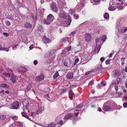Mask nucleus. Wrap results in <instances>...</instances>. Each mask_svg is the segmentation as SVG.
I'll use <instances>...</instances> for the list:
<instances>
[{
    "instance_id": "09e8293b",
    "label": "nucleus",
    "mask_w": 127,
    "mask_h": 127,
    "mask_svg": "<svg viewBox=\"0 0 127 127\" xmlns=\"http://www.w3.org/2000/svg\"><path fill=\"white\" fill-rule=\"evenodd\" d=\"M68 62H67V61L65 60L64 62V64L65 65L67 66V65Z\"/></svg>"
},
{
    "instance_id": "72a5a7b5",
    "label": "nucleus",
    "mask_w": 127,
    "mask_h": 127,
    "mask_svg": "<svg viewBox=\"0 0 127 127\" xmlns=\"http://www.w3.org/2000/svg\"><path fill=\"white\" fill-rule=\"evenodd\" d=\"M55 127V125L54 124H50L48 126V127Z\"/></svg>"
},
{
    "instance_id": "c03bdc74",
    "label": "nucleus",
    "mask_w": 127,
    "mask_h": 127,
    "mask_svg": "<svg viewBox=\"0 0 127 127\" xmlns=\"http://www.w3.org/2000/svg\"><path fill=\"white\" fill-rule=\"evenodd\" d=\"M105 59L104 57H102L100 58V60L101 62H102L104 61Z\"/></svg>"
},
{
    "instance_id": "680f3d73",
    "label": "nucleus",
    "mask_w": 127,
    "mask_h": 127,
    "mask_svg": "<svg viewBox=\"0 0 127 127\" xmlns=\"http://www.w3.org/2000/svg\"><path fill=\"white\" fill-rule=\"evenodd\" d=\"M8 106V108H9L11 109H13V107L12 106V105H11V106L9 105Z\"/></svg>"
},
{
    "instance_id": "a878e982",
    "label": "nucleus",
    "mask_w": 127,
    "mask_h": 127,
    "mask_svg": "<svg viewBox=\"0 0 127 127\" xmlns=\"http://www.w3.org/2000/svg\"><path fill=\"white\" fill-rule=\"evenodd\" d=\"M59 76V73L58 72H56L55 74L53 76V78L54 79L57 78L58 76Z\"/></svg>"
},
{
    "instance_id": "9d476101",
    "label": "nucleus",
    "mask_w": 127,
    "mask_h": 127,
    "mask_svg": "<svg viewBox=\"0 0 127 127\" xmlns=\"http://www.w3.org/2000/svg\"><path fill=\"white\" fill-rule=\"evenodd\" d=\"M47 19L52 22L54 19V17L52 14H50L48 16Z\"/></svg>"
},
{
    "instance_id": "e433bc0d",
    "label": "nucleus",
    "mask_w": 127,
    "mask_h": 127,
    "mask_svg": "<svg viewBox=\"0 0 127 127\" xmlns=\"http://www.w3.org/2000/svg\"><path fill=\"white\" fill-rule=\"evenodd\" d=\"M73 17L74 19H78L79 18V15L74 14L73 15Z\"/></svg>"
},
{
    "instance_id": "6ab92c4d",
    "label": "nucleus",
    "mask_w": 127,
    "mask_h": 127,
    "mask_svg": "<svg viewBox=\"0 0 127 127\" xmlns=\"http://www.w3.org/2000/svg\"><path fill=\"white\" fill-rule=\"evenodd\" d=\"M43 22L46 24L47 25H49L52 22L50 20H49L47 19L46 20L44 19L43 20Z\"/></svg>"
},
{
    "instance_id": "8fccbe9b",
    "label": "nucleus",
    "mask_w": 127,
    "mask_h": 127,
    "mask_svg": "<svg viewBox=\"0 0 127 127\" xmlns=\"http://www.w3.org/2000/svg\"><path fill=\"white\" fill-rule=\"evenodd\" d=\"M71 48V46H69L68 47L66 48V49L68 51H69L70 50Z\"/></svg>"
},
{
    "instance_id": "58836bf2",
    "label": "nucleus",
    "mask_w": 127,
    "mask_h": 127,
    "mask_svg": "<svg viewBox=\"0 0 127 127\" xmlns=\"http://www.w3.org/2000/svg\"><path fill=\"white\" fill-rule=\"evenodd\" d=\"M123 106L124 108L127 107V102H125L124 103Z\"/></svg>"
},
{
    "instance_id": "1a4fd4ad",
    "label": "nucleus",
    "mask_w": 127,
    "mask_h": 127,
    "mask_svg": "<svg viewBox=\"0 0 127 127\" xmlns=\"http://www.w3.org/2000/svg\"><path fill=\"white\" fill-rule=\"evenodd\" d=\"M72 117L73 115L72 113H68L64 117V119L65 120H68Z\"/></svg>"
},
{
    "instance_id": "3c124183",
    "label": "nucleus",
    "mask_w": 127,
    "mask_h": 127,
    "mask_svg": "<svg viewBox=\"0 0 127 127\" xmlns=\"http://www.w3.org/2000/svg\"><path fill=\"white\" fill-rule=\"evenodd\" d=\"M3 34L4 35L6 36H8L9 35V34L6 32H4L3 33Z\"/></svg>"
},
{
    "instance_id": "ea45409f",
    "label": "nucleus",
    "mask_w": 127,
    "mask_h": 127,
    "mask_svg": "<svg viewBox=\"0 0 127 127\" xmlns=\"http://www.w3.org/2000/svg\"><path fill=\"white\" fill-rule=\"evenodd\" d=\"M30 108V107L27 106H25V108L26 110H28V112H29V109Z\"/></svg>"
},
{
    "instance_id": "0eeeda50",
    "label": "nucleus",
    "mask_w": 127,
    "mask_h": 127,
    "mask_svg": "<svg viewBox=\"0 0 127 127\" xmlns=\"http://www.w3.org/2000/svg\"><path fill=\"white\" fill-rule=\"evenodd\" d=\"M85 40L87 41H89L91 39V36L90 34L86 33L85 35Z\"/></svg>"
},
{
    "instance_id": "9b49d317",
    "label": "nucleus",
    "mask_w": 127,
    "mask_h": 127,
    "mask_svg": "<svg viewBox=\"0 0 127 127\" xmlns=\"http://www.w3.org/2000/svg\"><path fill=\"white\" fill-rule=\"evenodd\" d=\"M103 107L104 110L106 111H110L111 109V107L109 106L105 105L103 106Z\"/></svg>"
},
{
    "instance_id": "f704fd0d",
    "label": "nucleus",
    "mask_w": 127,
    "mask_h": 127,
    "mask_svg": "<svg viewBox=\"0 0 127 127\" xmlns=\"http://www.w3.org/2000/svg\"><path fill=\"white\" fill-rule=\"evenodd\" d=\"M79 61V59H78V58H77V59H76L74 61V65H76V64L78 63Z\"/></svg>"
},
{
    "instance_id": "dca6fc26",
    "label": "nucleus",
    "mask_w": 127,
    "mask_h": 127,
    "mask_svg": "<svg viewBox=\"0 0 127 127\" xmlns=\"http://www.w3.org/2000/svg\"><path fill=\"white\" fill-rule=\"evenodd\" d=\"M43 107H41L40 108L38 109L36 112V114H41L43 110Z\"/></svg>"
},
{
    "instance_id": "aec40b11",
    "label": "nucleus",
    "mask_w": 127,
    "mask_h": 127,
    "mask_svg": "<svg viewBox=\"0 0 127 127\" xmlns=\"http://www.w3.org/2000/svg\"><path fill=\"white\" fill-rule=\"evenodd\" d=\"M0 87L3 88H6L7 89H8L9 88V86L7 85V84H0Z\"/></svg>"
},
{
    "instance_id": "2eb2a0df",
    "label": "nucleus",
    "mask_w": 127,
    "mask_h": 127,
    "mask_svg": "<svg viewBox=\"0 0 127 127\" xmlns=\"http://www.w3.org/2000/svg\"><path fill=\"white\" fill-rule=\"evenodd\" d=\"M21 114L22 116L24 117L28 120H31L29 118V116L27 115L26 113V112H22L21 113Z\"/></svg>"
},
{
    "instance_id": "c85d7f7f",
    "label": "nucleus",
    "mask_w": 127,
    "mask_h": 127,
    "mask_svg": "<svg viewBox=\"0 0 127 127\" xmlns=\"http://www.w3.org/2000/svg\"><path fill=\"white\" fill-rule=\"evenodd\" d=\"M101 39L102 41H105L106 39V37L105 35H104L102 36Z\"/></svg>"
},
{
    "instance_id": "f03ea898",
    "label": "nucleus",
    "mask_w": 127,
    "mask_h": 127,
    "mask_svg": "<svg viewBox=\"0 0 127 127\" xmlns=\"http://www.w3.org/2000/svg\"><path fill=\"white\" fill-rule=\"evenodd\" d=\"M59 17L64 19H67L68 18L70 17L69 16L67 13L65 12L63 13H60L59 14Z\"/></svg>"
},
{
    "instance_id": "052dcab7",
    "label": "nucleus",
    "mask_w": 127,
    "mask_h": 127,
    "mask_svg": "<svg viewBox=\"0 0 127 127\" xmlns=\"http://www.w3.org/2000/svg\"><path fill=\"white\" fill-rule=\"evenodd\" d=\"M66 89H64L61 92V93H63L65 92H66Z\"/></svg>"
},
{
    "instance_id": "f3484780",
    "label": "nucleus",
    "mask_w": 127,
    "mask_h": 127,
    "mask_svg": "<svg viewBox=\"0 0 127 127\" xmlns=\"http://www.w3.org/2000/svg\"><path fill=\"white\" fill-rule=\"evenodd\" d=\"M11 69H9V72L8 73H5L4 74V76H6V77H8L9 78H10L11 77V74L10 73V70Z\"/></svg>"
},
{
    "instance_id": "cd10ccee",
    "label": "nucleus",
    "mask_w": 127,
    "mask_h": 127,
    "mask_svg": "<svg viewBox=\"0 0 127 127\" xmlns=\"http://www.w3.org/2000/svg\"><path fill=\"white\" fill-rule=\"evenodd\" d=\"M69 13L70 14H72L74 13L75 11L73 9H71L69 11Z\"/></svg>"
},
{
    "instance_id": "864d4df0",
    "label": "nucleus",
    "mask_w": 127,
    "mask_h": 127,
    "mask_svg": "<svg viewBox=\"0 0 127 127\" xmlns=\"http://www.w3.org/2000/svg\"><path fill=\"white\" fill-rule=\"evenodd\" d=\"M40 28H41L42 29H41L40 30V31L41 32H43V28H42V27L41 26H40L39 27V29Z\"/></svg>"
},
{
    "instance_id": "0e129e2a",
    "label": "nucleus",
    "mask_w": 127,
    "mask_h": 127,
    "mask_svg": "<svg viewBox=\"0 0 127 127\" xmlns=\"http://www.w3.org/2000/svg\"><path fill=\"white\" fill-rule=\"evenodd\" d=\"M82 60H81V63H80V64H86V62H83L82 61Z\"/></svg>"
},
{
    "instance_id": "de8ad7c7",
    "label": "nucleus",
    "mask_w": 127,
    "mask_h": 127,
    "mask_svg": "<svg viewBox=\"0 0 127 127\" xmlns=\"http://www.w3.org/2000/svg\"><path fill=\"white\" fill-rule=\"evenodd\" d=\"M6 24L8 25H11L9 21H7L6 22Z\"/></svg>"
},
{
    "instance_id": "f257e3e1",
    "label": "nucleus",
    "mask_w": 127,
    "mask_h": 127,
    "mask_svg": "<svg viewBox=\"0 0 127 127\" xmlns=\"http://www.w3.org/2000/svg\"><path fill=\"white\" fill-rule=\"evenodd\" d=\"M10 71L11 75L10 80L13 83H16V81L18 80V77L14 75L13 72L11 69H10Z\"/></svg>"
},
{
    "instance_id": "423d86ee",
    "label": "nucleus",
    "mask_w": 127,
    "mask_h": 127,
    "mask_svg": "<svg viewBox=\"0 0 127 127\" xmlns=\"http://www.w3.org/2000/svg\"><path fill=\"white\" fill-rule=\"evenodd\" d=\"M7 18L8 19L12 20H16L18 19V17L16 16V14H14L10 15Z\"/></svg>"
},
{
    "instance_id": "a211bd4d",
    "label": "nucleus",
    "mask_w": 127,
    "mask_h": 127,
    "mask_svg": "<svg viewBox=\"0 0 127 127\" xmlns=\"http://www.w3.org/2000/svg\"><path fill=\"white\" fill-rule=\"evenodd\" d=\"M24 26L25 27L27 28H32V25L30 23L27 22L24 25Z\"/></svg>"
},
{
    "instance_id": "7c9ffc66",
    "label": "nucleus",
    "mask_w": 127,
    "mask_h": 127,
    "mask_svg": "<svg viewBox=\"0 0 127 127\" xmlns=\"http://www.w3.org/2000/svg\"><path fill=\"white\" fill-rule=\"evenodd\" d=\"M6 118V117L4 115H1L0 117V119L1 120H4Z\"/></svg>"
},
{
    "instance_id": "a19ab883",
    "label": "nucleus",
    "mask_w": 127,
    "mask_h": 127,
    "mask_svg": "<svg viewBox=\"0 0 127 127\" xmlns=\"http://www.w3.org/2000/svg\"><path fill=\"white\" fill-rule=\"evenodd\" d=\"M110 60L109 59H108L105 61V64H110Z\"/></svg>"
},
{
    "instance_id": "69168bd1",
    "label": "nucleus",
    "mask_w": 127,
    "mask_h": 127,
    "mask_svg": "<svg viewBox=\"0 0 127 127\" xmlns=\"http://www.w3.org/2000/svg\"><path fill=\"white\" fill-rule=\"evenodd\" d=\"M91 92L93 94L95 93V91L94 90H92L91 91Z\"/></svg>"
},
{
    "instance_id": "4d7b16f0",
    "label": "nucleus",
    "mask_w": 127,
    "mask_h": 127,
    "mask_svg": "<svg viewBox=\"0 0 127 127\" xmlns=\"http://www.w3.org/2000/svg\"><path fill=\"white\" fill-rule=\"evenodd\" d=\"M100 84L102 85H103V86H105L106 85V84L105 83H103V82H102Z\"/></svg>"
},
{
    "instance_id": "6e6552de",
    "label": "nucleus",
    "mask_w": 127,
    "mask_h": 127,
    "mask_svg": "<svg viewBox=\"0 0 127 127\" xmlns=\"http://www.w3.org/2000/svg\"><path fill=\"white\" fill-rule=\"evenodd\" d=\"M66 77L68 79L72 78L73 77V73L71 72H68L67 74Z\"/></svg>"
},
{
    "instance_id": "e2e57ef3",
    "label": "nucleus",
    "mask_w": 127,
    "mask_h": 127,
    "mask_svg": "<svg viewBox=\"0 0 127 127\" xmlns=\"http://www.w3.org/2000/svg\"><path fill=\"white\" fill-rule=\"evenodd\" d=\"M66 53V52H65L64 50H63L62 51V55L63 54H65Z\"/></svg>"
},
{
    "instance_id": "bf43d9fd",
    "label": "nucleus",
    "mask_w": 127,
    "mask_h": 127,
    "mask_svg": "<svg viewBox=\"0 0 127 127\" xmlns=\"http://www.w3.org/2000/svg\"><path fill=\"white\" fill-rule=\"evenodd\" d=\"M33 45L32 44V45H31L29 47V48L30 49H32L33 48Z\"/></svg>"
},
{
    "instance_id": "7ed1b4c3",
    "label": "nucleus",
    "mask_w": 127,
    "mask_h": 127,
    "mask_svg": "<svg viewBox=\"0 0 127 127\" xmlns=\"http://www.w3.org/2000/svg\"><path fill=\"white\" fill-rule=\"evenodd\" d=\"M51 9L53 11L56 12H57L58 11V9L55 3H53L51 4Z\"/></svg>"
},
{
    "instance_id": "6e6d98bb",
    "label": "nucleus",
    "mask_w": 127,
    "mask_h": 127,
    "mask_svg": "<svg viewBox=\"0 0 127 127\" xmlns=\"http://www.w3.org/2000/svg\"><path fill=\"white\" fill-rule=\"evenodd\" d=\"M113 54H114V52H113L112 53H110L109 54V57L110 58H111L112 57V55Z\"/></svg>"
},
{
    "instance_id": "5fc2aeb1",
    "label": "nucleus",
    "mask_w": 127,
    "mask_h": 127,
    "mask_svg": "<svg viewBox=\"0 0 127 127\" xmlns=\"http://www.w3.org/2000/svg\"><path fill=\"white\" fill-rule=\"evenodd\" d=\"M102 86V85L101 84V85H98L97 86V87L98 88H101Z\"/></svg>"
},
{
    "instance_id": "37998d69",
    "label": "nucleus",
    "mask_w": 127,
    "mask_h": 127,
    "mask_svg": "<svg viewBox=\"0 0 127 127\" xmlns=\"http://www.w3.org/2000/svg\"><path fill=\"white\" fill-rule=\"evenodd\" d=\"M76 106V108H79L82 107V106L81 105L79 104Z\"/></svg>"
},
{
    "instance_id": "a18cd8bd",
    "label": "nucleus",
    "mask_w": 127,
    "mask_h": 127,
    "mask_svg": "<svg viewBox=\"0 0 127 127\" xmlns=\"http://www.w3.org/2000/svg\"><path fill=\"white\" fill-rule=\"evenodd\" d=\"M76 31H73L71 32L70 33V35H73L76 33Z\"/></svg>"
},
{
    "instance_id": "774afa93",
    "label": "nucleus",
    "mask_w": 127,
    "mask_h": 127,
    "mask_svg": "<svg viewBox=\"0 0 127 127\" xmlns=\"http://www.w3.org/2000/svg\"><path fill=\"white\" fill-rule=\"evenodd\" d=\"M34 112H32L31 113V116H33V114H34Z\"/></svg>"
},
{
    "instance_id": "b1692460",
    "label": "nucleus",
    "mask_w": 127,
    "mask_h": 127,
    "mask_svg": "<svg viewBox=\"0 0 127 127\" xmlns=\"http://www.w3.org/2000/svg\"><path fill=\"white\" fill-rule=\"evenodd\" d=\"M32 86V84L31 83H29V85L28 86H27V88L26 89V91H29L30 90V88H31V87Z\"/></svg>"
},
{
    "instance_id": "bb28decb",
    "label": "nucleus",
    "mask_w": 127,
    "mask_h": 127,
    "mask_svg": "<svg viewBox=\"0 0 127 127\" xmlns=\"http://www.w3.org/2000/svg\"><path fill=\"white\" fill-rule=\"evenodd\" d=\"M109 14L107 13H106L104 15V18L107 19L109 17Z\"/></svg>"
},
{
    "instance_id": "c756f323",
    "label": "nucleus",
    "mask_w": 127,
    "mask_h": 127,
    "mask_svg": "<svg viewBox=\"0 0 127 127\" xmlns=\"http://www.w3.org/2000/svg\"><path fill=\"white\" fill-rule=\"evenodd\" d=\"M108 9L110 11L114 10L115 9V8L114 7L111 6L110 7H109V8Z\"/></svg>"
},
{
    "instance_id": "4c0bfd02",
    "label": "nucleus",
    "mask_w": 127,
    "mask_h": 127,
    "mask_svg": "<svg viewBox=\"0 0 127 127\" xmlns=\"http://www.w3.org/2000/svg\"><path fill=\"white\" fill-rule=\"evenodd\" d=\"M12 119L14 120H16L18 119V117L16 116H14L12 117Z\"/></svg>"
},
{
    "instance_id": "473e14b6",
    "label": "nucleus",
    "mask_w": 127,
    "mask_h": 127,
    "mask_svg": "<svg viewBox=\"0 0 127 127\" xmlns=\"http://www.w3.org/2000/svg\"><path fill=\"white\" fill-rule=\"evenodd\" d=\"M31 17L32 19H33V20L35 19V20H36V17H35V19L34 16V14L33 13H31Z\"/></svg>"
},
{
    "instance_id": "603ef678",
    "label": "nucleus",
    "mask_w": 127,
    "mask_h": 127,
    "mask_svg": "<svg viewBox=\"0 0 127 127\" xmlns=\"http://www.w3.org/2000/svg\"><path fill=\"white\" fill-rule=\"evenodd\" d=\"M47 54H48V57H49L51 56L52 55V54L50 52H48L47 53Z\"/></svg>"
},
{
    "instance_id": "2f4dec72",
    "label": "nucleus",
    "mask_w": 127,
    "mask_h": 127,
    "mask_svg": "<svg viewBox=\"0 0 127 127\" xmlns=\"http://www.w3.org/2000/svg\"><path fill=\"white\" fill-rule=\"evenodd\" d=\"M94 81L93 80H91L90 81L89 84V85L90 86H91L93 85L94 83Z\"/></svg>"
},
{
    "instance_id": "79ce46f5",
    "label": "nucleus",
    "mask_w": 127,
    "mask_h": 127,
    "mask_svg": "<svg viewBox=\"0 0 127 127\" xmlns=\"http://www.w3.org/2000/svg\"><path fill=\"white\" fill-rule=\"evenodd\" d=\"M92 72V71H89L87 72L86 73H85V74L86 75H87Z\"/></svg>"
},
{
    "instance_id": "ddd939ff",
    "label": "nucleus",
    "mask_w": 127,
    "mask_h": 127,
    "mask_svg": "<svg viewBox=\"0 0 127 127\" xmlns=\"http://www.w3.org/2000/svg\"><path fill=\"white\" fill-rule=\"evenodd\" d=\"M67 20L65 21V22L67 26H68L70 24L71 22L70 17L67 18Z\"/></svg>"
},
{
    "instance_id": "4468645a",
    "label": "nucleus",
    "mask_w": 127,
    "mask_h": 127,
    "mask_svg": "<svg viewBox=\"0 0 127 127\" xmlns=\"http://www.w3.org/2000/svg\"><path fill=\"white\" fill-rule=\"evenodd\" d=\"M113 74L114 77H119L120 75L119 72L117 70H115L113 72Z\"/></svg>"
},
{
    "instance_id": "412c9836",
    "label": "nucleus",
    "mask_w": 127,
    "mask_h": 127,
    "mask_svg": "<svg viewBox=\"0 0 127 127\" xmlns=\"http://www.w3.org/2000/svg\"><path fill=\"white\" fill-rule=\"evenodd\" d=\"M100 0H91V1L94 4H96L100 1Z\"/></svg>"
},
{
    "instance_id": "4be33fe9",
    "label": "nucleus",
    "mask_w": 127,
    "mask_h": 127,
    "mask_svg": "<svg viewBox=\"0 0 127 127\" xmlns=\"http://www.w3.org/2000/svg\"><path fill=\"white\" fill-rule=\"evenodd\" d=\"M100 49V46L99 45H98L96 44V46L95 47V48L94 50V51L96 52L97 50V53H98Z\"/></svg>"
},
{
    "instance_id": "c9c22d12",
    "label": "nucleus",
    "mask_w": 127,
    "mask_h": 127,
    "mask_svg": "<svg viewBox=\"0 0 127 127\" xmlns=\"http://www.w3.org/2000/svg\"><path fill=\"white\" fill-rule=\"evenodd\" d=\"M72 90L70 89L69 92V95H74V93L71 91Z\"/></svg>"
},
{
    "instance_id": "49530a36",
    "label": "nucleus",
    "mask_w": 127,
    "mask_h": 127,
    "mask_svg": "<svg viewBox=\"0 0 127 127\" xmlns=\"http://www.w3.org/2000/svg\"><path fill=\"white\" fill-rule=\"evenodd\" d=\"M37 63H38V62L36 60H34L33 61V63L35 65H36L37 64Z\"/></svg>"
},
{
    "instance_id": "39448f33",
    "label": "nucleus",
    "mask_w": 127,
    "mask_h": 127,
    "mask_svg": "<svg viewBox=\"0 0 127 127\" xmlns=\"http://www.w3.org/2000/svg\"><path fill=\"white\" fill-rule=\"evenodd\" d=\"M44 75L43 74H40L36 77L35 81L37 82L41 81L44 79Z\"/></svg>"
},
{
    "instance_id": "20e7f679",
    "label": "nucleus",
    "mask_w": 127,
    "mask_h": 127,
    "mask_svg": "<svg viewBox=\"0 0 127 127\" xmlns=\"http://www.w3.org/2000/svg\"><path fill=\"white\" fill-rule=\"evenodd\" d=\"M19 103L18 101H16L14 102L12 104L13 109H17L19 108Z\"/></svg>"
},
{
    "instance_id": "f8f14e48",
    "label": "nucleus",
    "mask_w": 127,
    "mask_h": 127,
    "mask_svg": "<svg viewBox=\"0 0 127 127\" xmlns=\"http://www.w3.org/2000/svg\"><path fill=\"white\" fill-rule=\"evenodd\" d=\"M43 40L45 43H50V40L49 38H47L46 37L44 36L43 37Z\"/></svg>"
},
{
    "instance_id": "338daca9",
    "label": "nucleus",
    "mask_w": 127,
    "mask_h": 127,
    "mask_svg": "<svg viewBox=\"0 0 127 127\" xmlns=\"http://www.w3.org/2000/svg\"><path fill=\"white\" fill-rule=\"evenodd\" d=\"M115 89L117 91L118 90V87L117 86H115Z\"/></svg>"
},
{
    "instance_id": "13d9d810",
    "label": "nucleus",
    "mask_w": 127,
    "mask_h": 127,
    "mask_svg": "<svg viewBox=\"0 0 127 127\" xmlns=\"http://www.w3.org/2000/svg\"><path fill=\"white\" fill-rule=\"evenodd\" d=\"M63 123V122L62 121H60L58 123V124H62Z\"/></svg>"
},
{
    "instance_id": "5701e85b",
    "label": "nucleus",
    "mask_w": 127,
    "mask_h": 127,
    "mask_svg": "<svg viewBox=\"0 0 127 127\" xmlns=\"http://www.w3.org/2000/svg\"><path fill=\"white\" fill-rule=\"evenodd\" d=\"M127 31V27H124L122 28L121 32L122 33H123Z\"/></svg>"
},
{
    "instance_id": "393cba45",
    "label": "nucleus",
    "mask_w": 127,
    "mask_h": 127,
    "mask_svg": "<svg viewBox=\"0 0 127 127\" xmlns=\"http://www.w3.org/2000/svg\"><path fill=\"white\" fill-rule=\"evenodd\" d=\"M68 39L67 37H66L65 38H63L60 40V42H61L63 43L66 41Z\"/></svg>"
}]
</instances>
